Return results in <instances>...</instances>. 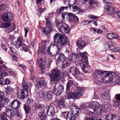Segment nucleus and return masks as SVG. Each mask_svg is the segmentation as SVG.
Instances as JSON below:
<instances>
[{"label":"nucleus","instance_id":"dca6fc26","mask_svg":"<svg viewBox=\"0 0 120 120\" xmlns=\"http://www.w3.org/2000/svg\"><path fill=\"white\" fill-rule=\"evenodd\" d=\"M69 58L71 61L74 62H75L79 60L78 55L74 53L71 52L69 54Z\"/></svg>","mask_w":120,"mask_h":120},{"label":"nucleus","instance_id":"37998d69","mask_svg":"<svg viewBox=\"0 0 120 120\" xmlns=\"http://www.w3.org/2000/svg\"><path fill=\"white\" fill-rule=\"evenodd\" d=\"M22 48L25 52H26L28 51L30 49V47L29 46H27L26 45L24 44L22 46Z\"/></svg>","mask_w":120,"mask_h":120},{"label":"nucleus","instance_id":"f704fd0d","mask_svg":"<svg viewBox=\"0 0 120 120\" xmlns=\"http://www.w3.org/2000/svg\"><path fill=\"white\" fill-rule=\"evenodd\" d=\"M13 112V111L11 109H7L6 110L5 114L7 117H9L12 115Z\"/></svg>","mask_w":120,"mask_h":120},{"label":"nucleus","instance_id":"39448f33","mask_svg":"<svg viewBox=\"0 0 120 120\" xmlns=\"http://www.w3.org/2000/svg\"><path fill=\"white\" fill-rule=\"evenodd\" d=\"M52 71V73L49 75L51 82H57L61 79V77L58 71L53 69Z\"/></svg>","mask_w":120,"mask_h":120},{"label":"nucleus","instance_id":"c9c22d12","mask_svg":"<svg viewBox=\"0 0 120 120\" xmlns=\"http://www.w3.org/2000/svg\"><path fill=\"white\" fill-rule=\"evenodd\" d=\"M73 83V80H69L67 83L66 85V90L68 91L69 90L70 87L72 86Z\"/></svg>","mask_w":120,"mask_h":120},{"label":"nucleus","instance_id":"052dcab7","mask_svg":"<svg viewBox=\"0 0 120 120\" xmlns=\"http://www.w3.org/2000/svg\"><path fill=\"white\" fill-rule=\"evenodd\" d=\"M105 48L106 49L109 50L110 49V46L108 43H106L105 44Z\"/></svg>","mask_w":120,"mask_h":120},{"label":"nucleus","instance_id":"412c9836","mask_svg":"<svg viewBox=\"0 0 120 120\" xmlns=\"http://www.w3.org/2000/svg\"><path fill=\"white\" fill-rule=\"evenodd\" d=\"M86 45L84 40H80L76 42V46L80 49L84 48Z\"/></svg>","mask_w":120,"mask_h":120},{"label":"nucleus","instance_id":"8fccbe9b","mask_svg":"<svg viewBox=\"0 0 120 120\" xmlns=\"http://www.w3.org/2000/svg\"><path fill=\"white\" fill-rule=\"evenodd\" d=\"M35 107L36 108L40 109L42 108L43 106L42 104L38 103L36 104Z\"/></svg>","mask_w":120,"mask_h":120},{"label":"nucleus","instance_id":"4468645a","mask_svg":"<svg viewBox=\"0 0 120 120\" xmlns=\"http://www.w3.org/2000/svg\"><path fill=\"white\" fill-rule=\"evenodd\" d=\"M90 104L91 105L90 108L93 109L94 112L97 111L99 108L100 104L97 102H91L90 103Z\"/></svg>","mask_w":120,"mask_h":120},{"label":"nucleus","instance_id":"ea45409f","mask_svg":"<svg viewBox=\"0 0 120 120\" xmlns=\"http://www.w3.org/2000/svg\"><path fill=\"white\" fill-rule=\"evenodd\" d=\"M89 5H94L97 6L98 4V2L97 1H95L94 0H90L88 2Z\"/></svg>","mask_w":120,"mask_h":120},{"label":"nucleus","instance_id":"2f4dec72","mask_svg":"<svg viewBox=\"0 0 120 120\" xmlns=\"http://www.w3.org/2000/svg\"><path fill=\"white\" fill-rule=\"evenodd\" d=\"M102 98L104 100H109L110 99L109 94L104 92L101 95Z\"/></svg>","mask_w":120,"mask_h":120},{"label":"nucleus","instance_id":"20e7f679","mask_svg":"<svg viewBox=\"0 0 120 120\" xmlns=\"http://www.w3.org/2000/svg\"><path fill=\"white\" fill-rule=\"evenodd\" d=\"M76 88L77 90L76 92H70L68 96V99H74L82 95L84 92L82 88L77 86Z\"/></svg>","mask_w":120,"mask_h":120},{"label":"nucleus","instance_id":"c03bdc74","mask_svg":"<svg viewBox=\"0 0 120 120\" xmlns=\"http://www.w3.org/2000/svg\"><path fill=\"white\" fill-rule=\"evenodd\" d=\"M91 29L92 30H93L94 31V32L96 31V32L97 33L99 34H100L102 33V32H103L102 30L100 29H96V28H94L93 27L91 28Z\"/></svg>","mask_w":120,"mask_h":120},{"label":"nucleus","instance_id":"bf43d9fd","mask_svg":"<svg viewBox=\"0 0 120 120\" xmlns=\"http://www.w3.org/2000/svg\"><path fill=\"white\" fill-rule=\"evenodd\" d=\"M12 58L13 60L14 61H17L18 60V59L16 56L15 55L13 56H12Z\"/></svg>","mask_w":120,"mask_h":120},{"label":"nucleus","instance_id":"6e6552de","mask_svg":"<svg viewBox=\"0 0 120 120\" xmlns=\"http://www.w3.org/2000/svg\"><path fill=\"white\" fill-rule=\"evenodd\" d=\"M46 26L45 27L41 29V31L43 33L48 34L50 33L52 30V25L51 19L49 18L46 19Z\"/></svg>","mask_w":120,"mask_h":120},{"label":"nucleus","instance_id":"09e8293b","mask_svg":"<svg viewBox=\"0 0 120 120\" xmlns=\"http://www.w3.org/2000/svg\"><path fill=\"white\" fill-rule=\"evenodd\" d=\"M109 50H110L113 52H115L117 51V49L114 47L113 45H111L110 46V49Z\"/></svg>","mask_w":120,"mask_h":120},{"label":"nucleus","instance_id":"e433bc0d","mask_svg":"<svg viewBox=\"0 0 120 120\" xmlns=\"http://www.w3.org/2000/svg\"><path fill=\"white\" fill-rule=\"evenodd\" d=\"M24 110L25 112V113L26 114H28L30 112L31 110V109L29 106H27L25 105H24L23 107Z\"/></svg>","mask_w":120,"mask_h":120},{"label":"nucleus","instance_id":"864d4df0","mask_svg":"<svg viewBox=\"0 0 120 120\" xmlns=\"http://www.w3.org/2000/svg\"><path fill=\"white\" fill-rule=\"evenodd\" d=\"M77 0H70V4L72 5L75 4L76 3Z\"/></svg>","mask_w":120,"mask_h":120},{"label":"nucleus","instance_id":"de8ad7c7","mask_svg":"<svg viewBox=\"0 0 120 120\" xmlns=\"http://www.w3.org/2000/svg\"><path fill=\"white\" fill-rule=\"evenodd\" d=\"M15 28V25H13V26H11V28L8 29L7 32L8 33H9L13 30H14Z\"/></svg>","mask_w":120,"mask_h":120},{"label":"nucleus","instance_id":"49530a36","mask_svg":"<svg viewBox=\"0 0 120 120\" xmlns=\"http://www.w3.org/2000/svg\"><path fill=\"white\" fill-rule=\"evenodd\" d=\"M21 85L24 89H24H25L26 90H25V91L26 93L27 94V92L26 91L27 90L28 88L29 87V86L27 85H26V84L24 83H22Z\"/></svg>","mask_w":120,"mask_h":120},{"label":"nucleus","instance_id":"aec40b11","mask_svg":"<svg viewBox=\"0 0 120 120\" xmlns=\"http://www.w3.org/2000/svg\"><path fill=\"white\" fill-rule=\"evenodd\" d=\"M20 102L18 100H14L11 103L12 108L14 109H17L20 106Z\"/></svg>","mask_w":120,"mask_h":120},{"label":"nucleus","instance_id":"f257e3e1","mask_svg":"<svg viewBox=\"0 0 120 120\" xmlns=\"http://www.w3.org/2000/svg\"><path fill=\"white\" fill-rule=\"evenodd\" d=\"M101 76L106 82L113 83L118 84L120 82V77L117 75L115 72L101 71Z\"/></svg>","mask_w":120,"mask_h":120},{"label":"nucleus","instance_id":"f3484780","mask_svg":"<svg viewBox=\"0 0 120 120\" xmlns=\"http://www.w3.org/2000/svg\"><path fill=\"white\" fill-rule=\"evenodd\" d=\"M88 62H86L81 63V66L82 67V68L83 72L86 73L90 70L89 67L88 65Z\"/></svg>","mask_w":120,"mask_h":120},{"label":"nucleus","instance_id":"0e129e2a","mask_svg":"<svg viewBox=\"0 0 120 120\" xmlns=\"http://www.w3.org/2000/svg\"><path fill=\"white\" fill-rule=\"evenodd\" d=\"M2 48L4 50H5L6 51L7 50V47L5 45H2Z\"/></svg>","mask_w":120,"mask_h":120},{"label":"nucleus","instance_id":"3c124183","mask_svg":"<svg viewBox=\"0 0 120 120\" xmlns=\"http://www.w3.org/2000/svg\"><path fill=\"white\" fill-rule=\"evenodd\" d=\"M14 112H15V115L17 116L21 117V114L20 111L18 110H17Z\"/></svg>","mask_w":120,"mask_h":120},{"label":"nucleus","instance_id":"b1692460","mask_svg":"<svg viewBox=\"0 0 120 120\" xmlns=\"http://www.w3.org/2000/svg\"><path fill=\"white\" fill-rule=\"evenodd\" d=\"M47 111L48 113H50L52 116H53L55 114L54 107L51 105H49L48 107Z\"/></svg>","mask_w":120,"mask_h":120},{"label":"nucleus","instance_id":"5701e85b","mask_svg":"<svg viewBox=\"0 0 120 120\" xmlns=\"http://www.w3.org/2000/svg\"><path fill=\"white\" fill-rule=\"evenodd\" d=\"M106 11L109 14L112 15L114 13V8L109 5H107L106 7Z\"/></svg>","mask_w":120,"mask_h":120},{"label":"nucleus","instance_id":"13d9d810","mask_svg":"<svg viewBox=\"0 0 120 120\" xmlns=\"http://www.w3.org/2000/svg\"><path fill=\"white\" fill-rule=\"evenodd\" d=\"M96 5H89V8L91 9L94 10L96 8Z\"/></svg>","mask_w":120,"mask_h":120},{"label":"nucleus","instance_id":"a878e982","mask_svg":"<svg viewBox=\"0 0 120 120\" xmlns=\"http://www.w3.org/2000/svg\"><path fill=\"white\" fill-rule=\"evenodd\" d=\"M106 37L108 39H112L113 38L117 39L118 38L119 36L117 34L112 33L108 34Z\"/></svg>","mask_w":120,"mask_h":120},{"label":"nucleus","instance_id":"a211bd4d","mask_svg":"<svg viewBox=\"0 0 120 120\" xmlns=\"http://www.w3.org/2000/svg\"><path fill=\"white\" fill-rule=\"evenodd\" d=\"M115 98L116 100L113 102L115 106L120 108V94H116L115 96Z\"/></svg>","mask_w":120,"mask_h":120},{"label":"nucleus","instance_id":"a18cd8bd","mask_svg":"<svg viewBox=\"0 0 120 120\" xmlns=\"http://www.w3.org/2000/svg\"><path fill=\"white\" fill-rule=\"evenodd\" d=\"M69 13L67 12H64L62 13V18L64 19L66 17L67 19Z\"/></svg>","mask_w":120,"mask_h":120},{"label":"nucleus","instance_id":"72a5a7b5","mask_svg":"<svg viewBox=\"0 0 120 120\" xmlns=\"http://www.w3.org/2000/svg\"><path fill=\"white\" fill-rule=\"evenodd\" d=\"M101 70L98 69H96L93 73V75L95 77L101 76Z\"/></svg>","mask_w":120,"mask_h":120},{"label":"nucleus","instance_id":"5fc2aeb1","mask_svg":"<svg viewBox=\"0 0 120 120\" xmlns=\"http://www.w3.org/2000/svg\"><path fill=\"white\" fill-rule=\"evenodd\" d=\"M38 64L40 65V66H42L43 65V60L42 58L40 59V60H38Z\"/></svg>","mask_w":120,"mask_h":120},{"label":"nucleus","instance_id":"c756f323","mask_svg":"<svg viewBox=\"0 0 120 120\" xmlns=\"http://www.w3.org/2000/svg\"><path fill=\"white\" fill-rule=\"evenodd\" d=\"M91 104L89 102L83 104L81 106V109L82 110H84L86 109L90 108V106L91 105Z\"/></svg>","mask_w":120,"mask_h":120},{"label":"nucleus","instance_id":"a19ab883","mask_svg":"<svg viewBox=\"0 0 120 120\" xmlns=\"http://www.w3.org/2000/svg\"><path fill=\"white\" fill-rule=\"evenodd\" d=\"M68 8V7H62L60 8V9L57 11L58 12L59 14H60L61 12L65 10H66Z\"/></svg>","mask_w":120,"mask_h":120},{"label":"nucleus","instance_id":"bb28decb","mask_svg":"<svg viewBox=\"0 0 120 120\" xmlns=\"http://www.w3.org/2000/svg\"><path fill=\"white\" fill-rule=\"evenodd\" d=\"M41 45L43 47V48L41 50V52L43 54H44L45 53L46 51H47V52L48 53V48L47 49H46V46L45 45V42L44 41L42 42L41 43ZM51 46H49L48 47H50Z\"/></svg>","mask_w":120,"mask_h":120},{"label":"nucleus","instance_id":"4c0bfd02","mask_svg":"<svg viewBox=\"0 0 120 120\" xmlns=\"http://www.w3.org/2000/svg\"><path fill=\"white\" fill-rule=\"evenodd\" d=\"M75 15L73 14L69 13L68 16V17L67 19L70 22H72L73 21V18Z\"/></svg>","mask_w":120,"mask_h":120},{"label":"nucleus","instance_id":"393cba45","mask_svg":"<svg viewBox=\"0 0 120 120\" xmlns=\"http://www.w3.org/2000/svg\"><path fill=\"white\" fill-rule=\"evenodd\" d=\"M70 8L73 9V12H76L75 14H79L81 11L79 8L76 5L71 6H70Z\"/></svg>","mask_w":120,"mask_h":120},{"label":"nucleus","instance_id":"603ef678","mask_svg":"<svg viewBox=\"0 0 120 120\" xmlns=\"http://www.w3.org/2000/svg\"><path fill=\"white\" fill-rule=\"evenodd\" d=\"M11 25V24L9 22H7L4 23L3 24V26L5 28L8 27H9Z\"/></svg>","mask_w":120,"mask_h":120},{"label":"nucleus","instance_id":"6e6d98bb","mask_svg":"<svg viewBox=\"0 0 120 120\" xmlns=\"http://www.w3.org/2000/svg\"><path fill=\"white\" fill-rule=\"evenodd\" d=\"M89 17L90 18L92 19H97L98 18V17L94 15H89Z\"/></svg>","mask_w":120,"mask_h":120},{"label":"nucleus","instance_id":"2eb2a0df","mask_svg":"<svg viewBox=\"0 0 120 120\" xmlns=\"http://www.w3.org/2000/svg\"><path fill=\"white\" fill-rule=\"evenodd\" d=\"M106 120H120V118L116 114L109 113L106 116Z\"/></svg>","mask_w":120,"mask_h":120},{"label":"nucleus","instance_id":"7c9ffc66","mask_svg":"<svg viewBox=\"0 0 120 120\" xmlns=\"http://www.w3.org/2000/svg\"><path fill=\"white\" fill-rule=\"evenodd\" d=\"M38 84L41 86V88H43L44 87L47 86V83L46 82L43 80H41L39 82Z\"/></svg>","mask_w":120,"mask_h":120},{"label":"nucleus","instance_id":"f03ea898","mask_svg":"<svg viewBox=\"0 0 120 120\" xmlns=\"http://www.w3.org/2000/svg\"><path fill=\"white\" fill-rule=\"evenodd\" d=\"M54 42L56 43L53 46L58 49V52L60 51L61 47L66 44L67 39L65 36L60 33H56L54 36Z\"/></svg>","mask_w":120,"mask_h":120},{"label":"nucleus","instance_id":"6ab92c4d","mask_svg":"<svg viewBox=\"0 0 120 120\" xmlns=\"http://www.w3.org/2000/svg\"><path fill=\"white\" fill-rule=\"evenodd\" d=\"M25 91L24 90H19L17 93V96L19 98H24L27 96V95L26 94Z\"/></svg>","mask_w":120,"mask_h":120},{"label":"nucleus","instance_id":"79ce46f5","mask_svg":"<svg viewBox=\"0 0 120 120\" xmlns=\"http://www.w3.org/2000/svg\"><path fill=\"white\" fill-rule=\"evenodd\" d=\"M13 90L12 88L10 86L7 87L5 88V91L7 94H9Z\"/></svg>","mask_w":120,"mask_h":120},{"label":"nucleus","instance_id":"774afa93","mask_svg":"<svg viewBox=\"0 0 120 120\" xmlns=\"http://www.w3.org/2000/svg\"><path fill=\"white\" fill-rule=\"evenodd\" d=\"M64 3L66 4H68L69 3L70 0H64Z\"/></svg>","mask_w":120,"mask_h":120},{"label":"nucleus","instance_id":"9d476101","mask_svg":"<svg viewBox=\"0 0 120 120\" xmlns=\"http://www.w3.org/2000/svg\"><path fill=\"white\" fill-rule=\"evenodd\" d=\"M12 18V15L10 13L5 12L2 16V19L4 22H9Z\"/></svg>","mask_w":120,"mask_h":120},{"label":"nucleus","instance_id":"680f3d73","mask_svg":"<svg viewBox=\"0 0 120 120\" xmlns=\"http://www.w3.org/2000/svg\"><path fill=\"white\" fill-rule=\"evenodd\" d=\"M73 18V21H75L76 22H79V19L77 16L75 15Z\"/></svg>","mask_w":120,"mask_h":120},{"label":"nucleus","instance_id":"423d86ee","mask_svg":"<svg viewBox=\"0 0 120 120\" xmlns=\"http://www.w3.org/2000/svg\"><path fill=\"white\" fill-rule=\"evenodd\" d=\"M56 26L59 31L61 33H68L70 31L69 26L65 23H58L56 24Z\"/></svg>","mask_w":120,"mask_h":120},{"label":"nucleus","instance_id":"338daca9","mask_svg":"<svg viewBox=\"0 0 120 120\" xmlns=\"http://www.w3.org/2000/svg\"><path fill=\"white\" fill-rule=\"evenodd\" d=\"M3 93L0 91V101L2 100L3 98Z\"/></svg>","mask_w":120,"mask_h":120},{"label":"nucleus","instance_id":"e2e57ef3","mask_svg":"<svg viewBox=\"0 0 120 120\" xmlns=\"http://www.w3.org/2000/svg\"><path fill=\"white\" fill-rule=\"evenodd\" d=\"M92 21H89L87 20L85 21H83L84 24L85 25H86L88 24L89 23L91 22Z\"/></svg>","mask_w":120,"mask_h":120},{"label":"nucleus","instance_id":"473e14b6","mask_svg":"<svg viewBox=\"0 0 120 120\" xmlns=\"http://www.w3.org/2000/svg\"><path fill=\"white\" fill-rule=\"evenodd\" d=\"M45 113L42 111L39 112L38 116L41 120H44L45 118Z\"/></svg>","mask_w":120,"mask_h":120},{"label":"nucleus","instance_id":"58836bf2","mask_svg":"<svg viewBox=\"0 0 120 120\" xmlns=\"http://www.w3.org/2000/svg\"><path fill=\"white\" fill-rule=\"evenodd\" d=\"M7 117L5 115L4 112H2L0 114V120H7Z\"/></svg>","mask_w":120,"mask_h":120},{"label":"nucleus","instance_id":"c85d7f7f","mask_svg":"<svg viewBox=\"0 0 120 120\" xmlns=\"http://www.w3.org/2000/svg\"><path fill=\"white\" fill-rule=\"evenodd\" d=\"M22 39L20 37H19L15 44V46L17 48H19L20 47H22L23 44L22 43Z\"/></svg>","mask_w":120,"mask_h":120},{"label":"nucleus","instance_id":"4be33fe9","mask_svg":"<svg viewBox=\"0 0 120 120\" xmlns=\"http://www.w3.org/2000/svg\"><path fill=\"white\" fill-rule=\"evenodd\" d=\"M87 53L86 52H80L79 54L80 55L81 57L82 58V60L81 63H83L84 62L88 61V59L86 57Z\"/></svg>","mask_w":120,"mask_h":120},{"label":"nucleus","instance_id":"ddd939ff","mask_svg":"<svg viewBox=\"0 0 120 120\" xmlns=\"http://www.w3.org/2000/svg\"><path fill=\"white\" fill-rule=\"evenodd\" d=\"M70 72L75 77L78 79V77H76L77 75L79 76L80 74V72L79 70L74 67H73L71 68L70 70Z\"/></svg>","mask_w":120,"mask_h":120},{"label":"nucleus","instance_id":"9b49d317","mask_svg":"<svg viewBox=\"0 0 120 120\" xmlns=\"http://www.w3.org/2000/svg\"><path fill=\"white\" fill-rule=\"evenodd\" d=\"M42 96L44 99L48 101L52 98V93L50 92L44 91L42 93Z\"/></svg>","mask_w":120,"mask_h":120},{"label":"nucleus","instance_id":"7ed1b4c3","mask_svg":"<svg viewBox=\"0 0 120 120\" xmlns=\"http://www.w3.org/2000/svg\"><path fill=\"white\" fill-rule=\"evenodd\" d=\"M70 108L72 111L67 114L66 118L67 120H75V117L74 115L78 116L81 112V110L79 108L74 104H72L70 106Z\"/></svg>","mask_w":120,"mask_h":120},{"label":"nucleus","instance_id":"1a4fd4ad","mask_svg":"<svg viewBox=\"0 0 120 120\" xmlns=\"http://www.w3.org/2000/svg\"><path fill=\"white\" fill-rule=\"evenodd\" d=\"M65 101L64 98L60 97L56 100L55 103V105L60 109L63 108L64 106Z\"/></svg>","mask_w":120,"mask_h":120},{"label":"nucleus","instance_id":"0eeeda50","mask_svg":"<svg viewBox=\"0 0 120 120\" xmlns=\"http://www.w3.org/2000/svg\"><path fill=\"white\" fill-rule=\"evenodd\" d=\"M50 50V47H49L48 49L49 55L52 56L56 55L55 59L56 60L61 61L62 60H63V59H65V57L63 53H59L60 51L58 52V49H57V52L56 53H55L51 52Z\"/></svg>","mask_w":120,"mask_h":120},{"label":"nucleus","instance_id":"f8f14e48","mask_svg":"<svg viewBox=\"0 0 120 120\" xmlns=\"http://www.w3.org/2000/svg\"><path fill=\"white\" fill-rule=\"evenodd\" d=\"M53 90L55 93H56L57 95H60L64 91V88L62 85L59 86L57 87L55 86L54 87Z\"/></svg>","mask_w":120,"mask_h":120},{"label":"nucleus","instance_id":"cd10ccee","mask_svg":"<svg viewBox=\"0 0 120 120\" xmlns=\"http://www.w3.org/2000/svg\"><path fill=\"white\" fill-rule=\"evenodd\" d=\"M71 61L69 58L64 59L63 60V66L64 67H66L69 65L71 64Z\"/></svg>","mask_w":120,"mask_h":120},{"label":"nucleus","instance_id":"69168bd1","mask_svg":"<svg viewBox=\"0 0 120 120\" xmlns=\"http://www.w3.org/2000/svg\"><path fill=\"white\" fill-rule=\"evenodd\" d=\"M5 83H4V84H8L10 83V82L9 81V80L8 79H6L5 80Z\"/></svg>","mask_w":120,"mask_h":120},{"label":"nucleus","instance_id":"4d7b16f0","mask_svg":"<svg viewBox=\"0 0 120 120\" xmlns=\"http://www.w3.org/2000/svg\"><path fill=\"white\" fill-rule=\"evenodd\" d=\"M7 68V67L4 65H3V66L0 65V70L1 71L2 70L4 69H5Z\"/></svg>","mask_w":120,"mask_h":120}]
</instances>
